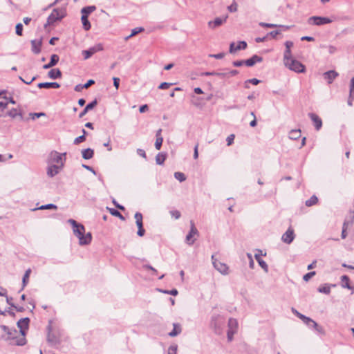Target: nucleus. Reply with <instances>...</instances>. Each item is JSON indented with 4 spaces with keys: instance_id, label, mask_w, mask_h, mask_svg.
Returning <instances> with one entry per match:
<instances>
[{
    "instance_id": "f257e3e1",
    "label": "nucleus",
    "mask_w": 354,
    "mask_h": 354,
    "mask_svg": "<svg viewBox=\"0 0 354 354\" xmlns=\"http://www.w3.org/2000/svg\"><path fill=\"white\" fill-rule=\"evenodd\" d=\"M350 17L348 16H343V17H337L335 15L331 16L330 17H322V16H312L308 18V24L310 25L314 26H323L325 24H330L335 21L337 20H349Z\"/></svg>"
},
{
    "instance_id": "f03ea898",
    "label": "nucleus",
    "mask_w": 354,
    "mask_h": 354,
    "mask_svg": "<svg viewBox=\"0 0 354 354\" xmlns=\"http://www.w3.org/2000/svg\"><path fill=\"white\" fill-rule=\"evenodd\" d=\"M66 15V10L65 8H54L51 14L48 17L46 24L44 27L52 26L57 21H60Z\"/></svg>"
},
{
    "instance_id": "7ed1b4c3",
    "label": "nucleus",
    "mask_w": 354,
    "mask_h": 354,
    "mask_svg": "<svg viewBox=\"0 0 354 354\" xmlns=\"http://www.w3.org/2000/svg\"><path fill=\"white\" fill-rule=\"evenodd\" d=\"M283 64L288 69L297 73H304L306 70L305 65L292 57L284 60Z\"/></svg>"
},
{
    "instance_id": "20e7f679",
    "label": "nucleus",
    "mask_w": 354,
    "mask_h": 354,
    "mask_svg": "<svg viewBox=\"0 0 354 354\" xmlns=\"http://www.w3.org/2000/svg\"><path fill=\"white\" fill-rule=\"evenodd\" d=\"M225 325L223 319L220 315H213L210 322V326L214 329V333L221 335Z\"/></svg>"
},
{
    "instance_id": "39448f33",
    "label": "nucleus",
    "mask_w": 354,
    "mask_h": 354,
    "mask_svg": "<svg viewBox=\"0 0 354 354\" xmlns=\"http://www.w3.org/2000/svg\"><path fill=\"white\" fill-rule=\"evenodd\" d=\"M104 50L103 44L101 43L97 44L96 45L88 48L86 50H83L82 52L84 56V59H88L91 57L94 54L97 52H100Z\"/></svg>"
},
{
    "instance_id": "423d86ee",
    "label": "nucleus",
    "mask_w": 354,
    "mask_h": 354,
    "mask_svg": "<svg viewBox=\"0 0 354 354\" xmlns=\"http://www.w3.org/2000/svg\"><path fill=\"white\" fill-rule=\"evenodd\" d=\"M212 261L214 268L223 275H227L229 273V267L224 263L218 261L215 258V255H212Z\"/></svg>"
},
{
    "instance_id": "0eeeda50",
    "label": "nucleus",
    "mask_w": 354,
    "mask_h": 354,
    "mask_svg": "<svg viewBox=\"0 0 354 354\" xmlns=\"http://www.w3.org/2000/svg\"><path fill=\"white\" fill-rule=\"evenodd\" d=\"M134 218L138 227L137 235L142 237L145 234V230L143 226V216L140 212H137L134 214Z\"/></svg>"
},
{
    "instance_id": "6e6552de",
    "label": "nucleus",
    "mask_w": 354,
    "mask_h": 354,
    "mask_svg": "<svg viewBox=\"0 0 354 354\" xmlns=\"http://www.w3.org/2000/svg\"><path fill=\"white\" fill-rule=\"evenodd\" d=\"M68 223L71 225V227L73 228V234L78 237L79 236H81L82 234L85 233V227L84 226L78 222H77L73 218H70L68 220Z\"/></svg>"
},
{
    "instance_id": "1a4fd4ad",
    "label": "nucleus",
    "mask_w": 354,
    "mask_h": 354,
    "mask_svg": "<svg viewBox=\"0 0 354 354\" xmlns=\"http://www.w3.org/2000/svg\"><path fill=\"white\" fill-rule=\"evenodd\" d=\"M30 319L29 317H24L21 318L17 323V327L19 328V332L21 336L25 337L26 335L27 331L29 328V324Z\"/></svg>"
},
{
    "instance_id": "9d476101",
    "label": "nucleus",
    "mask_w": 354,
    "mask_h": 354,
    "mask_svg": "<svg viewBox=\"0 0 354 354\" xmlns=\"http://www.w3.org/2000/svg\"><path fill=\"white\" fill-rule=\"evenodd\" d=\"M190 224H191L190 230L188 232V234H187L186 239H185L186 243L189 245H192L194 244V243L196 240V239H193L194 236V235L198 236V234H199L198 230L195 227L194 223L192 221H191Z\"/></svg>"
},
{
    "instance_id": "9b49d317",
    "label": "nucleus",
    "mask_w": 354,
    "mask_h": 354,
    "mask_svg": "<svg viewBox=\"0 0 354 354\" xmlns=\"http://www.w3.org/2000/svg\"><path fill=\"white\" fill-rule=\"evenodd\" d=\"M52 320H49L48 324L47 326V341L48 342L50 343L51 344H57L59 343V338L53 333H52Z\"/></svg>"
},
{
    "instance_id": "f8f14e48",
    "label": "nucleus",
    "mask_w": 354,
    "mask_h": 354,
    "mask_svg": "<svg viewBox=\"0 0 354 354\" xmlns=\"http://www.w3.org/2000/svg\"><path fill=\"white\" fill-rule=\"evenodd\" d=\"M295 235L292 227H289L286 232L282 235L281 240L286 244H290L295 239Z\"/></svg>"
},
{
    "instance_id": "ddd939ff",
    "label": "nucleus",
    "mask_w": 354,
    "mask_h": 354,
    "mask_svg": "<svg viewBox=\"0 0 354 354\" xmlns=\"http://www.w3.org/2000/svg\"><path fill=\"white\" fill-rule=\"evenodd\" d=\"M263 61V57L258 55H253L251 57L244 59L245 65L248 67H252L257 63L261 62Z\"/></svg>"
},
{
    "instance_id": "4468645a",
    "label": "nucleus",
    "mask_w": 354,
    "mask_h": 354,
    "mask_svg": "<svg viewBox=\"0 0 354 354\" xmlns=\"http://www.w3.org/2000/svg\"><path fill=\"white\" fill-rule=\"evenodd\" d=\"M308 115L313 121L315 129L317 131L320 130L321 128L322 127V119L315 113H309Z\"/></svg>"
},
{
    "instance_id": "2eb2a0df",
    "label": "nucleus",
    "mask_w": 354,
    "mask_h": 354,
    "mask_svg": "<svg viewBox=\"0 0 354 354\" xmlns=\"http://www.w3.org/2000/svg\"><path fill=\"white\" fill-rule=\"evenodd\" d=\"M338 76L339 73L334 70L328 71L323 74L324 78L327 81L328 84H332L334 80Z\"/></svg>"
},
{
    "instance_id": "dca6fc26",
    "label": "nucleus",
    "mask_w": 354,
    "mask_h": 354,
    "mask_svg": "<svg viewBox=\"0 0 354 354\" xmlns=\"http://www.w3.org/2000/svg\"><path fill=\"white\" fill-rule=\"evenodd\" d=\"M6 115L10 116L12 118H16L18 117L20 121L26 120V119L24 118L22 111L21 110L18 111L15 108H12V109L8 111ZM27 120L28 119H26V120Z\"/></svg>"
},
{
    "instance_id": "f3484780",
    "label": "nucleus",
    "mask_w": 354,
    "mask_h": 354,
    "mask_svg": "<svg viewBox=\"0 0 354 354\" xmlns=\"http://www.w3.org/2000/svg\"><path fill=\"white\" fill-rule=\"evenodd\" d=\"M79 244L80 245H87L91 243L92 241V234L91 232H88L86 234H82L81 236H79Z\"/></svg>"
},
{
    "instance_id": "a211bd4d",
    "label": "nucleus",
    "mask_w": 354,
    "mask_h": 354,
    "mask_svg": "<svg viewBox=\"0 0 354 354\" xmlns=\"http://www.w3.org/2000/svg\"><path fill=\"white\" fill-rule=\"evenodd\" d=\"M97 104V100L96 99L88 103L84 109L79 114V118H83L89 111L93 109Z\"/></svg>"
},
{
    "instance_id": "6ab92c4d",
    "label": "nucleus",
    "mask_w": 354,
    "mask_h": 354,
    "mask_svg": "<svg viewBox=\"0 0 354 354\" xmlns=\"http://www.w3.org/2000/svg\"><path fill=\"white\" fill-rule=\"evenodd\" d=\"M228 16L226 15L224 17H216L213 21H210L208 23V25L212 28H217L221 26L224 22L226 21Z\"/></svg>"
},
{
    "instance_id": "aec40b11",
    "label": "nucleus",
    "mask_w": 354,
    "mask_h": 354,
    "mask_svg": "<svg viewBox=\"0 0 354 354\" xmlns=\"http://www.w3.org/2000/svg\"><path fill=\"white\" fill-rule=\"evenodd\" d=\"M59 60V57L57 54H53L50 56V62L43 66L44 69H49L57 64Z\"/></svg>"
},
{
    "instance_id": "412c9836",
    "label": "nucleus",
    "mask_w": 354,
    "mask_h": 354,
    "mask_svg": "<svg viewBox=\"0 0 354 354\" xmlns=\"http://www.w3.org/2000/svg\"><path fill=\"white\" fill-rule=\"evenodd\" d=\"M37 87L39 88H59L60 87V84L58 82H40L37 84Z\"/></svg>"
},
{
    "instance_id": "4be33fe9",
    "label": "nucleus",
    "mask_w": 354,
    "mask_h": 354,
    "mask_svg": "<svg viewBox=\"0 0 354 354\" xmlns=\"http://www.w3.org/2000/svg\"><path fill=\"white\" fill-rule=\"evenodd\" d=\"M42 46V39L39 40L33 39L31 41L32 51L35 54H39L41 52V48Z\"/></svg>"
},
{
    "instance_id": "5701e85b",
    "label": "nucleus",
    "mask_w": 354,
    "mask_h": 354,
    "mask_svg": "<svg viewBox=\"0 0 354 354\" xmlns=\"http://www.w3.org/2000/svg\"><path fill=\"white\" fill-rule=\"evenodd\" d=\"M342 281V287L344 288H346L351 290L352 293L354 292V286H351L350 284V278L347 275H342L341 277Z\"/></svg>"
},
{
    "instance_id": "b1692460",
    "label": "nucleus",
    "mask_w": 354,
    "mask_h": 354,
    "mask_svg": "<svg viewBox=\"0 0 354 354\" xmlns=\"http://www.w3.org/2000/svg\"><path fill=\"white\" fill-rule=\"evenodd\" d=\"M284 44L286 50L283 55V61L292 57L291 48L293 46V42L291 41H286Z\"/></svg>"
},
{
    "instance_id": "393cba45",
    "label": "nucleus",
    "mask_w": 354,
    "mask_h": 354,
    "mask_svg": "<svg viewBox=\"0 0 354 354\" xmlns=\"http://www.w3.org/2000/svg\"><path fill=\"white\" fill-rule=\"evenodd\" d=\"M182 332V327L179 323L173 324V329L169 333V336L174 337L180 335Z\"/></svg>"
},
{
    "instance_id": "a878e982",
    "label": "nucleus",
    "mask_w": 354,
    "mask_h": 354,
    "mask_svg": "<svg viewBox=\"0 0 354 354\" xmlns=\"http://www.w3.org/2000/svg\"><path fill=\"white\" fill-rule=\"evenodd\" d=\"M48 76L52 80H57L62 77V73L59 68H53L48 71Z\"/></svg>"
},
{
    "instance_id": "bb28decb",
    "label": "nucleus",
    "mask_w": 354,
    "mask_h": 354,
    "mask_svg": "<svg viewBox=\"0 0 354 354\" xmlns=\"http://www.w3.org/2000/svg\"><path fill=\"white\" fill-rule=\"evenodd\" d=\"M335 286H336L335 284L324 283V285L320 286L317 288V291L320 293L328 295L330 292V288L335 287Z\"/></svg>"
},
{
    "instance_id": "cd10ccee",
    "label": "nucleus",
    "mask_w": 354,
    "mask_h": 354,
    "mask_svg": "<svg viewBox=\"0 0 354 354\" xmlns=\"http://www.w3.org/2000/svg\"><path fill=\"white\" fill-rule=\"evenodd\" d=\"M96 9L95 6H88L83 7L81 10L82 16L88 17V16Z\"/></svg>"
},
{
    "instance_id": "c85d7f7f",
    "label": "nucleus",
    "mask_w": 354,
    "mask_h": 354,
    "mask_svg": "<svg viewBox=\"0 0 354 354\" xmlns=\"http://www.w3.org/2000/svg\"><path fill=\"white\" fill-rule=\"evenodd\" d=\"M31 272L32 270L30 268H28L25 271V273L22 277V287L19 291L23 290L24 288L28 285Z\"/></svg>"
},
{
    "instance_id": "c756f323",
    "label": "nucleus",
    "mask_w": 354,
    "mask_h": 354,
    "mask_svg": "<svg viewBox=\"0 0 354 354\" xmlns=\"http://www.w3.org/2000/svg\"><path fill=\"white\" fill-rule=\"evenodd\" d=\"M167 158L166 152H160L156 156V162L158 165H162Z\"/></svg>"
},
{
    "instance_id": "7c9ffc66",
    "label": "nucleus",
    "mask_w": 354,
    "mask_h": 354,
    "mask_svg": "<svg viewBox=\"0 0 354 354\" xmlns=\"http://www.w3.org/2000/svg\"><path fill=\"white\" fill-rule=\"evenodd\" d=\"M82 158L85 160H89L94 156V150L91 148H86L82 151Z\"/></svg>"
},
{
    "instance_id": "2f4dec72",
    "label": "nucleus",
    "mask_w": 354,
    "mask_h": 354,
    "mask_svg": "<svg viewBox=\"0 0 354 354\" xmlns=\"http://www.w3.org/2000/svg\"><path fill=\"white\" fill-rule=\"evenodd\" d=\"M201 76H218L221 78H225L226 75L224 73L222 72H218V71H205L201 73Z\"/></svg>"
},
{
    "instance_id": "473e14b6",
    "label": "nucleus",
    "mask_w": 354,
    "mask_h": 354,
    "mask_svg": "<svg viewBox=\"0 0 354 354\" xmlns=\"http://www.w3.org/2000/svg\"><path fill=\"white\" fill-rule=\"evenodd\" d=\"M106 208L112 216L119 218L121 221L125 220L124 216H123L122 214L117 209L110 207Z\"/></svg>"
},
{
    "instance_id": "72a5a7b5",
    "label": "nucleus",
    "mask_w": 354,
    "mask_h": 354,
    "mask_svg": "<svg viewBox=\"0 0 354 354\" xmlns=\"http://www.w3.org/2000/svg\"><path fill=\"white\" fill-rule=\"evenodd\" d=\"M55 156L53 157V161L57 163H60L62 166H63V156H66V153H59L57 151H54Z\"/></svg>"
},
{
    "instance_id": "f704fd0d",
    "label": "nucleus",
    "mask_w": 354,
    "mask_h": 354,
    "mask_svg": "<svg viewBox=\"0 0 354 354\" xmlns=\"http://www.w3.org/2000/svg\"><path fill=\"white\" fill-rule=\"evenodd\" d=\"M81 21L83 28L86 31L89 30L91 28V24L88 20V17L82 16Z\"/></svg>"
},
{
    "instance_id": "c9c22d12",
    "label": "nucleus",
    "mask_w": 354,
    "mask_h": 354,
    "mask_svg": "<svg viewBox=\"0 0 354 354\" xmlns=\"http://www.w3.org/2000/svg\"><path fill=\"white\" fill-rule=\"evenodd\" d=\"M58 166L53 165L48 167L47 174L50 177H53L58 173Z\"/></svg>"
},
{
    "instance_id": "e433bc0d",
    "label": "nucleus",
    "mask_w": 354,
    "mask_h": 354,
    "mask_svg": "<svg viewBox=\"0 0 354 354\" xmlns=\"http://www.w3.org/2000/svg\"><path fill=\"white\" fill-rule=\"evenodd\" d=\"M307 319H308V320L304 319L303 322L309 328L313 329L314 327H317L318 326V324L315 321H314L313 319H311L310 317H307Z\"/></svg>"
},
{
    "instance_id": "4c0bfd02",
    "label": "nucleus",
    "mask_w": 354,
    "mask_h": 354,
    "mask_svg": "<svg viewBox=\"0 0 354 354\" xmlns=\"http://www.w3.org/2000/svg\"><path fill=\"white\" fill-rule=\"evenodd\" d=\"M301 137L300 130H291L289 133V138L291 140H297Z\"/></svg>"
},
{
    "instance_id": "58836bf2",
    "label": "nucleus",
    "mask_w": 354,
    "mask_h": 354,
    "mask_svg": "<svg viewBox=\"0 0 354 354\" xmlns=\"http://www.w3.org/2000/svg\"><path fill=\"white\" fill-rule=\"evenodd\" d=\"M318 202V198L315 195H313L308 200L306 201V205L307 207H311Z\"/></svg>"
},
{
    "instance_id": "ea45409f",
    "label": "nucleus",
    "mask_w": 354,
    "mask_h": 354,
    "mask_svg": "<svg viewBox=\"0 0 354 354\" xmlns=\"http://www.w3.org/2000/svg\"><path fill=\"white\" fill-rule=\"evenodd\" d=\"M157 290L159 292H162L164 294L171 295H173V296H176L178 294V291L176 288H173V289H171L170 290H163V289H160V288H158Z\"/></svg>"
},
{
    "instance_id": "a19ab883",
    "label": "nucleus",
    "mask_w": 354,
    "mask_h": 354,
    "mask_svg": "<svg viewBox=\"0 0 354 354\" xmlns=\"http://www.w3.org/2000/svg\"><path fill=\"white\" fill-rule=\"evenodd\" d=\"M174 177L180 183L184 182L186 180V176L185 175V174L180 171L175 172Z\"/></svg>"
},
{
    "instance_id": "79ce46f5",
    "label": "nucleus",
    "mask_w": 354,
    "mask_h": 354,
    "mask_svg": "<svg viewBox=\"0 0 354 354\" xmlns=\"http://www.w3.org/2000/svg\"><path fill=\"white\" fill-rule=\"evenodd\" d=\"M23 30H24V26L21 23H18L16 24L15 33L17 35L22 36L23 35Z\"/></svg>"
},
{
    "instance_id": "37998d69",
    "label": "nucleus",
    "mask_w": 354,
    "mask_h": 354,
    "mask_svg": "<svg viewBox=\"0 0 354 354\" xmlns=\"http://www.w3.org/2000/svg\"><path fill=\"white\" fill-rule=\"evenodd\" d=\"M39 209H57V206L53 203L43 205L39 207Z\"/></svg>"
},
{
    "instance_id": "c03bdc74",
    "label": "nucleus",
    "mask_w": 354,
    "mask_h": 354,
    "mask_svg": "<svg viewBox=\"0 0 354 354\" xmlns=\"http://www.w3.org/2000/svg\"><path fill=\"white\" fill-rule=\"evenodd\" d=\"M237 8H238V4L235 0H233L232 4L230 5L229 6H227V10L230 12H234L237 11Z\"/></svg>"
},
{
    "instance_id": "a18cd8bd",
    "label": "nucleus",
    "mask_w": 354,
    "mask_h": 354,
    "mask_svg": "<svg viewBox=\"0 0 354 354\" xmlns=\"http://www.w3.org/2000/svg\"><path fill=\"white\" fill-rule=\"evenodd\" d=\"M46 115V113H44V112H39V113H29V116L30 118L35 120V119L37 118H39L41 116H45Z\"/></svg>"
},
{
    "instance_id": "49530a36",
    "label": "nucleus",
    "mask_w": 354,
    "mask_h": 354,
    "mask_svg": "<svg viewBox=\"0 0 354 354\" xmlns=\"http://www.w3.org/2000/svg\"><path fill=\"white\" fill-rule=\"evenodd\" d=\"M292 312L298 318H299L301 320L304 321V319H307V316L300 313L298 312L295 308H292Z\"/></svg>"
},
{
    "instance_id": "de8ad7c7",
    "label": "nucleus",
    "mask_w": 354,
    "mask_h": 354,
    "mask_svg": "<svg viewBox=\"0 0 354 354\" xmlns=\"http://www.w3.org/2000/svg\"><path fill=\"white\" fill-rule=\"evenodd\" d=\"M247 47H248V44L246 41H239L236 46V49H238L239 50H245L247 48Z\"/></svg>"
},
{
    "instance_id": "09e8293b",
    "label": "nucleus",
    "mask_w": 354,
    "mask_h": 354,
    "mask_svg": "<svg viewBox=\"0 0 354 354\" xmlns=\"http://www.w3.org/2000/svg\"><path fill=\"white\" fill-rule=\"evenodd\" d=\"M316 274V272L315 271H310L306 274H305L304 276H303V279L305 281H309L313 277H314L315 275Z\"/></svg>"
},
{
    "instance_id": "8fccbe9b",
    "label": "nucleus",
    "mask_w": 354,
    "mask_h": 354,
    "mask_svg": "<svg viewBox=\"0 0 354 354\" xmlns=\"http://www.w3.org/2000/svg\"><path fill=\"white\" fill-rule=\"evenodd\" d=\"M162 142H163L162 137L157 138L156 140V142H155V148L157 150H160L161 149Z\"/></svg>"
},
{
    "instance_id": "3c124183",
    "label": "nucleus",
    "mask_w": 354,
    "mask_h": 354,
    "mask_svg": "<svg viewBox=\"0 0 354 354\" xmlns=\"http://www.w3.org/2000/svg\"><path fill=\"white\" fill-rule=\"evenodd\" d=\"M258 263L259 265V266L266 272H268V266L267 264V263L263 260V259H261L258 261Z\"/></svg>"
},
{
    "instance_id": "603ef678",
    "label": "nucleus",
    "mask_w": 354,
    "mask_h": 354,
    "mask_svg": "<svg viewBox=\"0 0 354 354\" xmlns=\"http://www.w3.org/2000/svg\"><path fill=\"white\" fill-rule=\"evenodd\" d=\"M27 343L26 339L25 337L22 336L16 339L15 344L17 346H24Z\"/></svg>"
},
{
    "instance_id": "864d4df0",
    "label": "nucleus",
    "mask_w": 354,
    "mask_h": 354,
    "mask_svg": "<svg viewBox=\"0 0 354 354\" xmlns=\"http://www.w3.org/2000/svg\"><path fill=\"white\" fill-rule=\"evenodd\" d=\"M145 30L144 28L142 27H136L135 28H133L132 30H131V35H129V37H133V36H135L137 34L140 33V32H142Z\"/></svg>"
},
{
    "instance_id": "5fc2aeb1",
    "label": "nucleus",
    "mask_w": 354,
    "mask_h": 354,
    "mask_svg": "<svg viewBox=\"0 0 354 354\" xmlns=\"http://www.w3.org/2000/svg\"><path fill=\"white\" fill-rule=\"evenodd\" d=\"M259 25L263 28H277L278 27V24H270V23H266V22H260L259 24Z\"/></svg>"
},
{
    "instance_id": "6e6d98bb",
    "label": "nucleus",
    "mask_w": 354,
    "mask_h": 354,
    "mask_svg": "<svg viewBox=\"0 0 354 354\" xmlns=\"http://www.w3.org/2000/svg\"><path fill=\"white\" fill-rule=\"evenodd\" d=\"M173 84H174V83H169V82H162L160 84V85L158 86V88L162 89V90H165V89L169 88Z\"/></svg>"
},
{
    "instance_id": "4d7b16f0",
    "label": "nucleus",
    "mask_w": 354,
    "mask_h": 354,
    "mask_svg": "<svg viewBox=\"0 0 354 354\" xmlns=\"http://www.w3.org/2000/svg\"><path fill=\"white\" fill-rule=\"evenodd\" d=\"M86 140V137L84 136V135H82L80 136H78L77 137L75 140H74V145H79L83 142H84Z\"/></svg>"
},
{
    "instance_id": "13d9d810",
    "label": "nucleus",
    "mask_w": 354,
    "mask_h": 354,
    "mask_svg": "<svg viewBox=\"0 0 354 354\" xmlns=\"http://www.w3.org/2000/svg\"><path fill=\"white\" fill-rule=\"evenodd\" d=\"M143 268L145 269V270H150L151 271H152V274L153 275H156L157 274V270L156 268H154L153 267H152L151 265L149 264H145L143 266Z\"/></svg>"
},
{
    "instance_id": "bf43d9fd",
    "label": "nucleus",
    "mask_w": 354,
    "mask_h": 354,
    "mask_svg": "<svg viewBox=\"0 0 354 354\" xmlns=\"http://www.w3.org/2000/svg\"><path fill=\"white\" fill-rule=\"evenodd\" d=\"M178 346L176 344L171 345L168 348V354H176Z\"/></svg>"
},
{
    "instance_id": "052dcab7",
    "label": "nucleus",
    "mask_w": 354,
    "mask_h": 354,
    "mask_svg": "<svg viewBox=\"0 0 354 354\" xmlns=\"http://www.w3.org/2000/svg\"><path fill=\"white\" fill-rule=\"evenodd\" d=\"M346 228H347V224L346 222H344L343 224V226H342V234H341V237L342 239H346V237L347 236Z\"/></svg>"
},
{
    "instance_id": "680f3d73",
    "label": "nucleus",
    "mask_w": 354,
    "mask_h": 354,
    "mask_svg": "<svg viewBox=\"0 0 354 354\" xmlns=\"http://www.w3.org/2000/svg\"><path fill=\"white\" fill-rule=\"evenodd\" d=\"M232 65L234 67H241L245 65L244 59L235 60L232 62Z\"/></svg>"
},
{
    "instance_id": "e2e57ef3",
    "label": "nucleus",
    "mask_w": 354,
    "mask_h": 354,
    "mask_svg": "<svg viewBox=\"0 0 354 354\" xmlns=\"http://www.w3.org/2000/svg\"><path fill=\"white\" fill-rule=\"evenodd\" d=\"M281 32L280 30H276L270 31V32L267 33L266 36L268 37L269 36L272 38H276L277 35H279Z\"/></svg>"
},
{
    "instance_id": "0e129e2a",
    "label": "nucleus",
    "mask_w": 354,
    "mask_h": 354,
    "mask_svg": "<svg viewBox=\"0 0 354 354\" xmlns=\"http://www.w3.org/2000/svg\"><path fill=\"white\" fill-rule=\"evenodd\" d=\"M10 334H8V337L9 338H11V339H17V337L15 336L17 334V330L14 328V329H10V331L8 332Z\"/></svg>"
},
{
    "instance_id": "69168bd1",
    "label": "nucleus",
    "mask_w": 354,
    "mask_h": 354,
    "mask_svg": "<svg viewBox=\"0 0 354 354\" xmlns=\"http://www.w3.org/2000/svg\"><path fill=\"white\" fill-rule=\"evenodd\" d=\"M112 203H113V204L115 205V207L118 209H120V210H122V211H124V210H125V207H124L123 205H122L119 204V203L116 201V200H115V198H113V200H112Z\"/></svg>"
},
{
    "instance_id": "338daca9",
    "label": "nucleus",
    "mask_w": 354,
    "mask_h": 354,
    "mask_svg": "<svg viewBox=\"0 0 354 354\" xmlns=\"http://www.w3.org/2000/svg\"><path fill=\"white\" fill-rule=\"evenodd\" d=\"M261 82V80L257 78H252L246 80V83H250L253 85H258Z\"/></svg>"
},
{
    "instance_id": "774afa93",
    "label": "nucleus",
    "mask_w": 354,
    "mask_h": 354,
    "mask_svg": "<svg viewBox=\"0 0 354 354\" xmlns=\"http://www.w3.org/2000/svg\"><path fill=\"white\" fill-rule=\"evenodd\" d=\"M349 93H351V97L354 93V76L351 78L350 82Z\"/></svg>"
}]
</instances>
